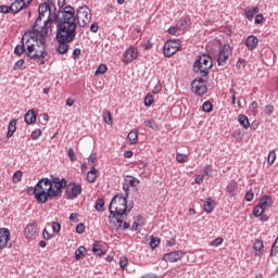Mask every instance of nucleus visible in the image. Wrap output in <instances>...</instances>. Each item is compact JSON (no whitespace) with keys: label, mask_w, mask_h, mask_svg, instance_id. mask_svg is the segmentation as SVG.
I'll return each mask as SVG.
<instances>
[{"label":"nucleus","mask_w":278,"mask_h":278,"mask_svg":"<svg viewBox=\"0 0 278 278\" xmlns=\"http://www.w3.org/2000/svg\"><path fill=\"white\" fill-rule=\"evenodd\" d=\"M275 112V106L267 104L265 106V114H267V116H270V114H273Z\"/></svg>","instance_id":"obj_55"},{"label":"nucleus","mask_w":278,"mask_h":278,"mask_svg":"<svg viewBox=\"0 0 278 278\" xmlns=\"http://www.w3.org/2000/svg\"><path fill=\"white\" fill-rule=\"evenodd\" d=\"M253 197H254V194L251 191H248L245 193V200L249 201V202L253 201Z\"/></svg>","instance_id":"obj_64"},{"label":"nucleus","mask_w":278,"mask_h":278,"mask_svg":"<svg viewBox=\"0 0 278 278\" xmlns=\"http://www.w3.org/2000/svg\"><path fill=\"white\" fill-rule=\"evenodd\" d=\"M257 42H260L257 37L249 36L245 40V46L248 47V49L253 50L257 47Z\"/></svg>","instance_id":"obj_19"},{"label":"nucleus","mask_w":278,"mask_h":278,"mask_svg":"<svg viewBox=\"0 0 278 278\" xmlns=\"http://www.w3.org/2000/svg\"><path fill=\"white\" fill-rule=\"evenodd\" d=\"M92 252L94 255H103V250H101V244H99V241H96L92 245Z\"/></svg>","instance_id":"obj_31"},{"label":"nucleus","mask_w":278,"mask_h":278,"mask_svg":"<svg viewBox=\"0 0 278 278\" xmlns=\"http://www.w3.org/2000/svg\"><path fill=\"white\" fill-rule=\"evenodd\" d=\"M35 191L37 192V202L45 204L49 199L52 198V182L51 179L49 178H41L39 181L36 184V189Z\"/></svg>","instance_id":"obj_5"},{"label":"nucleus","mask_w":278,"mask_h":278,"mask_svg":"<svg viewBox=\"0 0 278 278\" xmlns=\"http://www.w3.org/2000/svg\"><path fill=\"white\" fill-rule=\"evenodd\" d=\"M142 218V216H137V220L138 222H134L132 224V230L137 231L138 227H142V223H140V219Z\"/></svg>","instance_id":"obj_53"},{"label":"nucleus","mask_w":278,"mask_h":278,"mask_svg":"<svg viewBox=\"0 0 278 278\" xmlns=\"http://www.w3.org/2000/svg\"><path fill=\"white\" fill-rule=\"evenodd\" d=\"M10 242V230L8 228H0V251L8 247Z\"/></svg>","instance_id":"obj_17"},{"label":"nucleus","mask_w":278,"mask_h":278,"mask_svg":"<svg viewBox=\"0 0 278 278\" xmlns=\"http://www.w3.org/2000/svg\"><path fill=\"white\" fill-rule=\"evenodd\" d=\"M146 127H150V129H153V131H159L157 123L153 119H148L144 122Z\"/></svg>","instance_id":"obj_33"},{"label":"nucleus","mask_w":278,"mask_h":278,"mask_svg":"<svg viewBox=\"0 0 278 278\" xmlns=\"http://www.w3.org/2000/svg\"><path fill=\"white\" fill-rule=\"evenodd\" d=\"M61 230H62V225H60V223L58 222H53L52 231H54V233H60Z\"/></svg>","instance_id":"obj_48"},{"label":"nucleus","mask_w":278,"mask_h":278,"mask_svg":"<svg viewBox=\"0 0 278 278\" xmlns=\"http://www.w3.org/2000/svg\"><path fill=\"white\" fill-rule=\"evenodd\" d=\"M168 34H170L172 36H177L178 31H179V28L175 27V26H172L168 28Z\"/></svg>","instance_id":"obj_62"},{"label":"nucleus","mask_w":278,"mask_h":278,"mask_svg":"<svg viewBox=\"0 0 278 278\" xmlns=\"http://www.w3.org/2000/svg\"><path fill=\"white\" fill-rule=\"evenodd\" d=\"M127 139L129 140L130 144H138V131L131 130L128 134Z\"/></svg>","instance_id":"obj_25"},{"label":"nucleus","mask_w":278,"mask_h":278,"mask_svg":"<svg viewBox=\"0 0 278 278\" xmlns=\"http://www.w3.org/2000/svg\"><path fill=\"white\" fill-rule=\"evenodd\" d=\"M31 1L34 0H15L11 3V12L13 14H18L21 10H25V8H29L31 5Z\"/></svg>","instance_id":"obj_13"},{"label":"nucleus","mask_w":278,"mask_h":278,"mask_svg":"<svg viewBox=\"0 0 278 278\" xmlns=\"http://www.w3.org/2000/svg\"><path fill=\"white\" fill-rule=\"evenodd\" d=\"M129 184L127 182V180H125V182L123 184V190L125 192V197L127 199V197H129Z\"/></svg>","instance_id":"obj_56"},{"label":"nucleus","mask_w":278,"mask_h":278,"mask_svg":"<svg viewBox=\"0 0 278 278\" xmlns=\"http://www.w3.org/2000/svg\"><path fill=\"white\" fill-rule=\"evenodd\" d=\"M56 23V38L63 40H75L77 36V22H75V8L67 5L63 11L59 12L55 18Z\"/></svg>","instance_id":"obj_2"},{"label":"nucleus","mask_w":278,"mask_h":278,"mask_svg":"<svg viewBox=\"0 0 278 278\" xmlns=\"http://www.w3.org/2000/svg\"><path fill=\"white\" fill-rule=\"evenodd\" d=\"M98 173L99 170H97V168L91 167V169L87 173V181H89V184H94V181H97Z\"/></svg>","instance_id":"obj_22"},{"label":"nucleus","mask_w":278,"mask_h":278,"mask_svg":"<svg viewBox=\"0 0 278 278\" xmlns=\"http://www.w3.org/2000/svg\"><path fill=\"white\" fill-rule=\"evenodd\" d=\"M92 21V13L88 5H83L76 11L75 23L80 27H88Z\"/></svg>","instance_id":"obj_7"},{"label":"nucleus","mask_w":278,"mask_h":278,"mask_svg":"<svg viewBox=\"0 0 278 278\" xmlns=\"http://www.w3.org/2000/svg\"><path fill=\"white\" fill-rule=\"evenodd\" d=\"M128 186H131L132 188H136L137 186H140V180L138 178L128 176L127 179H125Z\"/></svg>","instance_id":"obj_28"},{"label":"nucleus","mask_w":278,"mask_h":278,"mask_svg":"<svg viewBox=\"0 0 278 278\" xmlns=\"http://www.w3.org/2000/svg\"><path fill=\"white\" fill-rule=\"evenodd\" d=\"M60 16V11L55 8L53 1H47L38 7V17L33 25V29H39L46 34H53L51 23Z\"/></svg>","instance_id":"obj_3"},{"label":"nucleus","mask_w":278,"mask_h":278,"mask_svg":"<svg viewBox=\"0 0 278 278\" xmlns=\"http://www.w3.org/2000/svg\"><path fill=\"white\" fill-rule=\"evenodd\" d=\"M264 214V207L257 205L253 208V216H255L256 218H260V216H262Z\"/></svg>","instance_id":"obj_35"},{"label":"nucleus","mask_w":278,"mask_h":278,"mask_svg":"<svg viewBox=\"0 0 278 278\" xmlns=\"http://www.w3.org/2000/svg\"><path fill=\"white\" fill-rule=\"evenodd\" d=\"M43 238L45 240H51L52 236L51 233H49V230H47V228L43 229Z\"/></svg>","instance_id":"obj_63"},{"label":"nucleus","mask_w":278,"mask_h":278,"mask_svg":"<svg viewBox=\"0 0 278 278\" xmlns=\"http://www.w3.org/2000/svg\"><path fill=\"white\" fill-rule=\"evenodd\" d=\"M260 12V8L254 7L251 10L245 11V17H248L249 21H252V18Z\"/></svg>","instance_id":"obj_27"},{"label":"nucleus","mask_w":278,"mask_h":278,"mask_svg":"<svg viewBox=\"0 0 278 278\" xmlns=\"http://www.w3.org/2000/svg\"><path fill=\"white\" fill-rule=\"evenodd\" d=\"M51 34H47L38 28H31L27 30L22 39V45H18L14 49L15 55H23L26 53L30 60H45L49 53L47 52V38Z\"/></svg>","instance_id":"obj_1"},{"label":"nucleus","mask_w":278,"mask_h":278,"mask_svg":"<svg viewBox=\"0 0 278 278\" xmlns=\"http://www.w3.org/2000/svg\"><path fill=\"white\" fill-rule=\"evenodd\" d=\"M202 110H203V112L210 113V112H212V110H214V105H212V102L206 101L203 103Z\"/></svg>","instance_id":"obj_38"},{"label":"nucleus","mask_w":278,"mask_h":278,"mask_svg":"<svg viewBox=\"0 0 278 278\" xmlns=\"http://www.w3.org/2000/svg\"><path fill=\"white\" fill-rule=\"evenodd\" d=\"M150 247H151L152 250L157 249V247H160V238L152 237V239L150 241Z\"/></svg>","instance_id":"obj_42"},{"label":"nucleus","mask_w":278,"mask_h":278,"mask_svg":"<svg viewBox=\"0 0 278 278\" xmlns=\"http://www.w3.org/2000/svg\"><path fill=\"white\" fill-rule=\"evenodd\" d=\"M24 121L27 125H34V123H36V113H34V111H28L24 115Z\"/></svg>","instance_id":"obj_21"},{"label":"nucleus","mask_w":278,"mask_h":278,"mask_svg":"<svg viewBox=\"0 0 278 278\" xmlns=\"http://www.w3.org/2000/svg\"><path fill=\"white\" fill-rule=\"evenodd\" d=\"M24 236L27 240H34L38 236V224L36 222L28 224L24 229Z\"/></svg>","instance_id":"obj_14"},{"label":"nucleus","mask_w":278,"mask_h":278,"mask_svg":"<svg viewBox=\"0 0 278 278\" xmlns=\"http://www.w3.org/2000/svg\"><path fill=\"white\" fill-rule=\"evenodd\" d=\"M52 184V199H55V197L62 195V190L66 188V179H60L59 177H52L50 180Z\"/></svg>","instance_id":"obj_10"},{"label":"nucleus","mask_w":278,"mask_h":278,"mask_svg":"<svg viewBox=\"0 0 278 278\" xmlns=\"http://www.w3.org/2000/svg\"><path fill=\"white\" fill-rule=\"evenodd\" d=\"M184 257V252L182 251H174L169 252L163 255V261L164 262H169L170 264L175 262H179Z\"/></svg>","instance_id":"obj_15"},{"label":"nucleus","mask_w":278,"mask_h":278,"mask_svg":"<svg viewBox=\"0 0 278 278\" xmlns=\"http://www.w3.org/2000/svg\"><path fill=\"white\" fill-rule=\"evenodd\" d=\"M104 73H108V65L106 64H101L98 66L96 70V75H104Z\"/></svg>","instance_id":"obj_37"},{"label":"nucleus","mask_w":278,"mask_h":278,"mask_svg":"<svg viewBox=\"0 0 278 278\" xmlns=\"http://www.w3.org/2000/svg\"><path fill=\"white\" fill-rule=\"evenodd\" d=\"M84 253H86V248L85 247H79L75 251V260L79 261L84 258Z\"/></svg>","instance_id":"obj_30"},{"label":"nucleus","mask_w":278,"mask_h":278,"mask_svg":"<svg viewBox=\"0 0 278 278\" xmlns=\"http://www.w3.org/2000/svg\"><path fill=\"white\" fill-rule=\"evenodd\" d=\"M213 66L212 56L202 54L193 63V73L202 77H207Z\"/></svg>","instance_id":"obj_6"},{"label":"nucleus","mask_w":278,"mask_h":278,"mask_svg":"<svg viewBox=\"0 0 278 278\" xmlns=\"http://www.w3.org/2000/svg\"><path fill=\"white\" fill-rule=\"evenodd\" d=\"M97 212H105V200L104 199H98L96 201L94 205Z\"/></svg>","instance_id":"obj_26"},{"label":"nucleus","mask_w":278,"mask_h":278,"mask_svg":"<svg viewBox=\"0 0 278 278\" xmlns=\"http://www.w3.org/2000/svg\"><path fill=\"white\" fill-rule=\"evenodd\" d=\"M207 79L205 77H199L192 80L191 83V90L193 93L198 94V97H203L207 92Z\"/></svg>","instance_id":"obj_8"},{"label":"nucleus","mask_w":278,"mask_h":278,"mask_svg":"<svg viewBox=\"0 0 278 278\" xmlns=\"http://www.w3.org/2000/svg\"><path fill=\"white\" fill-rule=\"evenodd\" d=\"M109 212L113 218H116V223L118 224L117 229H129V224L121 219V217L125 216L127 212H131V207L127 206V198L123 194H116L111 200Z\"/></svg>","instance_id":"obj_4"},{"label":"nucleus","mask_w":278,"mask_h":278,"mask_svg":"<svg viewBox=\"0 0 278 278\" xmlns=\"http://www.w3.org/2000/svg\"><path fill=\"white\" fill-rule=\"evenodd\" d=\"M23 177V172L21 170H16L14 174H13V182L14 184H18L21 181Z\"/></svg>","instance_id":"obj_44"},{"label":"nucleus","mask_w":278,"mask_h":278,"mask_svg":"<svg viewBox=\"0 0 278 278\" xmlns=\"http://www.w3.org/2000/svg\"><path fill=\"white\" fill-rule=\"evenodd\" d=\"M231 55V47L229 45H224L218 53L217 64L218 66H225L229 56Z\"/></svg>","instance_id":"obj_12"},{"label":"nucleus","mask_w":278,"mask_h":278,"mask_svg":"<svg viewBox=\"0 0 278 278\" xmlns=\"http://www.w3.org/2000/svg\"><path fill=\"white\" fill-rule=\"evenodd\" d=\"M127 257L122 256L119 258V267L122 268V270H125V268H127Z\"/></svg>","instance_id":"obj_52"},{"label":"nucleus","mask_w":278,"mask_h":278,"mask_svg":"<svg viewBox=\"0 0 278 278\" xmlns=\"http://www.w3.org/2000/svg\"><path fill=\"white\" fill-rule=\"evenodd\" d=\"M12 12V7H8L5 4L0 5V13L1 14H10Z\"/></svg>","instance_id":"obj_46"},{"label":"nucleus","mask_w":278,"mask_h":278,"mask_svg":"<svg viewBox=\"0 0 278 278\" xmlns=\"http://www.w3.org/2000/svg\"><path fill=\"white\" fill-rule=\"evenodd\" d=\"M40 136H42V130H40V129H35L31 132V139L33 140H38V138H40Z\"/></svg>","instance_id":"obj_50"},{"label":"nucleus","mask_w":278,"mask_h":278,"mask_svg":"<svg viewBox=\"0 0 278 278\" xmlns=\"http://www.w3.org/2000/svg\"><path fill=\"white\" fill-rule=\"evenodd\" d=\"M56 41L59 43L56 49L58 53H60L61 55H64V53H68V43L73 42V40L56 38Z\"/></svg>","instance_id":"obj_18"},{"label":"nucleus","mask_w":278,"mask_h":278,"mask_svg":"<svg viewBox=\"0 0 278 278\" xmlns=\"http://www.w3.org/2000/svg\"><path fill=\"white\" fill-rule=\"evenodd\" d=\"M84 231H86V226L84 224H78L76 226V233H84Z\"/></svg>","instance_id":"obj_59"},{"label":"nucleus","mask_w":278,"mask_h":278,"mask_svg":"<svg viewBox=\"0 0 278 278\" xmlns=\"http://www.w3.org/2000/svg\"><path fill=\"white\" fill-rule=\"evenodd\" d=\"M67 155H68L71 162H76L77 161V156L75 155V150H73V148H70L67 150Z\"/></svg>","instance_id":"obj_47"},{"label":"nucleus","mask_w":278,"mask_h":278,"mask_svg":"<svg viewBox=\"0 0 278 278\" xmlns=\"http://www.w3.org/2000/svg\"><path fill=\"white\" fill-rule=\"evenodd\" d=\"M97 163V153L90 154V156L88 157V164L91 168H94Z\"/></svg>","instance_id":"obj_41"},{"label":"nucleus","mask_w":278,"mask_h":278,"mask_svg":"<svg viewBox=\"0 0 278 278\" xmlns=\"http://www.w3.org/2000/svg\"><path fill=\"white\" fill-rule=\"evenodd\" d=\"M223 242H224L223 238L218 237L212 241L211 247H215V248L220 247V244H223Z\"/></svg>","instance_id":"obj_54"},{"label":"nucleus","mask_w":278,"mask_h":278,"mask_svg":"<svg viewBox=\"0 0 278 278\" xmlns=\"http://www.w3.org/2000/svg\"><path fill=\"white\" fill-rule=\"evenodd\" d=\"M238 121L240 126L244 129H249V127H251V124L249 123V117H247L245 115H239Z\"/></svg>","instance_id":"obj_24"},{"label":"nucleus","mask_w":278,"mask_h":278,"mask_svg":"<svg viewBox=\"0 0 278 278\" xmlns=\"http://www.w3.org/2000/svg\"><path fill=\"white\" fill-rule=\"evenodd\" d=\"M161 91H162V84H161V83H157V84L154 86L152 92H153V94H160Z\"/></svg>","instance_id":"obj_58"},{"label":"nucleus","mask_w":278,"mask_h":278,"mask_svg":"<svg viewBox=\"0 0 278 278\" xmlns=\"http://www.w3.org/2000/svg\"><path fill=\"white\" fill-rule=\"evenodd\" d=\"M176 160H177V162H179V164H184V163L188 162V155L177 153L176 154Z\"/></svg>","instance_id":"obj_43"},{"label":"nucleus","mask_w":278,"mask_h":278,"mask_svg":"<svg viewBox=\"0 0 278 278\" xmlns=\"http://www.w3.org/2000/svg\"><path fill=\"white\" fill-rule=\"evenodd\" d=\"M179 47H181V42L179 40L169 39L164 45L163 54L165 58H173V55L179 51Z\"/></svg>","instance_id":"obj_9"},{"label":"nucleus","mask_w":278,"mask_h":278,"mask_svg":"<svg viewBox=\"0 0 278 278\" xmlns=\"http://www.w3.org/2000/svg\"><path fill=\"white\" fill-rule=\"evenodd\" d=\"M103 118L106 125H112V113L110 111H103Z\"/></svg>","instance_id":"obj_36"},{"label":"nucleus","mask_w":278,"mask_h":278,"mask_svg":"<svg viewBox=\"0 0 278 278\" xmlns=\"http://www.w3.org/2000/svg\"><path fill=\"white\" fill-rule=\"evenodd\" d=\"M125 64H131L134 60H138V49L130 47L124 52Z\"/></svg>","instance_id":"obj_16"},{"label":"nucleus","mask_w":278,"mask_h":278,"mask_svg":"<svg viewBox=\"0 0 278 278\" xmlns=\"http://www.w3.org/2000/svg\"><path fill=\"white\" fill-rule=\"evenodd\" d=\"M153 96L151 93H148L144 98L146 108H151V105H153Z\"/></svg>","instance_id":"obj_39"},{"label":"nucleus","mask_w":278,"mask_h":278,"mask_svg":"<svg viewBox=\"0 0 278 278\" xmlns=\"http://www.w3.org/2000/svg\"><path fill=\"white\" fill-rule=\"evenodd\" d=\"M66 199L73 201V199H77L79 194H81V187L78 184L71 182L65 187Z\"/></svg>","instance_id":"obj_11"},{"label":"nucleus","mask_w":278,"mask_h":278,"mask_svg":"<svg viewBox=\"0 0 278 278\" xmlns=\"http://www.w3.org/2000/svg\"><path fill=\"white\" fill-rule=\"evenodd\" d=\"M268 201H270V198H269L268 195L263 197V198L260 200L258 206H261V207H266V205H268Z\"/></svg>","instance_id":"obj_49"},{"label":"nucleus","mask_w":278,"mask_h":278,"mask_svg":"<svg viewBox=\"0 0 278 278\" xmlns=\"http://www.w3.org/2000/svg\"><path fill=\"white\" fill-rule=\"evenodd\" d=\"M236 67L238 68V71H242L244 68V60L239 59L237 61Z\"/></svg>","instance_id":"obj_61"},{"label":"nucleus","mask_w":278,"mask_h":278,"mask_svg":"<svg viewBox=\"0 0 278 278\" xmlns=\"http://www.w3.org/2000/svg\"><path fill=\"white\" fill-rule=\"evenodd\" d=\"M13 71H25V60L21 59L13 65Z\"/></svg>","instance_id":"obj_32"},{"label":"nucleus","mask_w":278,"mask_h":278,"mask_svg":"<svg viewBox=\"0 0 278 278\" xmlns=\"http://www.w3.org/2000/svg\"><path fill=\"white\" fill-rule=\"evenodd\" d=\"M253 249H254V251L262 253V251H264V242L260 239H256L253 244Z\"/></svg>","instance_id":"obj_29"},{"label":"nucleus","mask_w":278,"mask_h":278,"mask_svg":"<svg viewBox=\"0 0 278 278\" xmlns=\"http://www.w3.org/2000/svg\"><path fill=\"white\" fill-rule=\"evenodd\" d=\"M236 189H237V186H236V182H230L228 186H227V192L230 197H235L236 194Z\"/></svg>","instance_id":"obj_34"},{"label":"nucleus","mask_w":278,"mask_h":278,"mask_svg":"<svg viewBox=\"0 0 278 278\" xmlns=\"http://www.w3.org/2000/svg\"><path fill=\"white\" fill-rule=\"evenodd\" d=\"M213 173H214V169L212 168V166L207 165L204 167V175H206L207 177H212Z\"/></svg>","instance_id":"obj_57"},{"label":"nucleus","mask_w":278,"mask_h":278,"mask_svg":"<svg viewBox=\"0 0 278 278\" xmlns=\"http://www.w3.org/2000/svg\"><path fill=\"white\" fill-rule=\"evenodd\" d=\"M203 206H204V211H205L207 214H212V212H214L215 205H214V201H213L211 198H208V199L204 202Z\"/></svg>","instance_id":"obj_23"},{"label":"nucleus","mask_w":278,"mask_h":278,"mask_svg":"<svg viewBox=\"0 0 278 278\" xmlns=\"http://www.w3.org/2000/svg\"><path fill=\"white\" fill-rule=\"evenodd\" d=\"M277 253H278V237L276 238L274 244L271 245L270 256L275 257V255H277Z\"/></svg>","instance_id":"obj_40"},{"label":"nucleus","mask_w":278,"mask_h":278,"mask_svg":"<svg viewBox=\"0 0 278 278\" xmlns=\"http://www.w3.org/2000/svg\"><path fill=\"white\" fill-rule=\"evenodd\" d=\"M79 55H81V49H79V48L74 49V51H73L74 60H79Z\"/></svg>","instance_id":"obj_60"},{"label":"nucleus","mask_w":278,"mask_h":278,"mask_svg":"<svg viewBox=\"0 0 278 278\" xmlns=\"http://www.w3.org/2000/svg\"><path fill=\"white\" fill-rule=\"evenodd\" d=\"M27 193L28 194H34L36 201H38V191H36V186L35 187H28L27 188Z\"/></svg>","instance_id":"obj_51"},{"label":"nucleus","mask_w":278,"mask_h":278,"mask_svg":"<svg viewBox=\"0 0 278 278\" xmlns=\"http://www.w3.org/2000/svg\"><path fill=\"white\" fill-rule=\"evenodd\" d=\"M275 160H277V154L275 153V150H273L267 156V162L268 164H275Z\"/></svg>","instance_id":"obj_45"},{"label":"nucleus","mask_w":278,"mask_h":278,"mask_svg":"<svg viewBox=\"0 0 278 278\" xmlns=\"http://www.w3.org/2000/svg\"><path fill=\"white\" fill-rule=\"evenodd\" d=\"M16 119H12L9 122L7 138H12V136H14V134L16 132Z\"/></svg>","instance_id":"obj_20"}]
</instances>
